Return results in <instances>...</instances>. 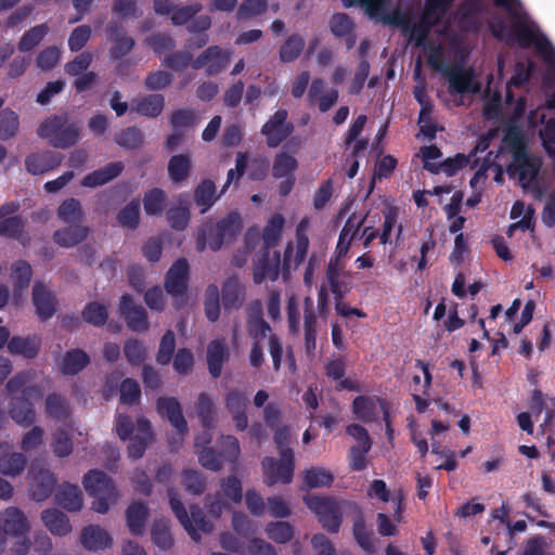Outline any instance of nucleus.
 Returning a JSON list of instances; mask_svg holds the SVG:
<instances>
[{
  "label": "nucleus",
  "mask_w": 555,
  "mask_h": 555,
  "mask_svg": "<svg viewBox=\"0 0 555 555\" xmlns=\"http://www.w3.org/2000/svg\"><path fill=\"white\" fill-rule=\"evenodd\" d=\"M11 279L14 284V291L21 293L28 287L31 279V268L25 261H18L12 267Z\"/></svg>",
  "instance_id": "58"
},
{
  "label": "nucleus",
  "mask_w": 555,
  "mask_h": 555,
  "mask_svg": "<svg viewBox=\"0 0 555 555\" xmlns=\"http://www.w3.org/2000/svg\"><path fill=\"white\" fill-rule=\"evenodd\" d=\"M133 109L143 116L155 118L164 109L165 106V98L159 93L147 94L143 96H138L133 101Z\"/></svg>",
  "instance_id": "37"
},
{
  "label": "nucleus",
  "mask_w": 555,
  "mask_h": 555,
  "mask_svg": "<svg viewBox=\"0 0 555 555\" xmlns=\"http://www.w3.org/2000/svg\"><path fill=\"white\" fill-rule=\"evenodd\" d=\"M309 248V238H296V245L288 244L284 254V266L286 268H297L306 258Z\"/></svg>",
  "instance_id": "45"
},
{
  "label": "nucleus",
  "mask_w": 555,
  "mask_h": 555,
  "mask_svg": "<svg viewBox=\"0 0 555 555\" xmlns=\"http://www.w3.org/2000/svg\"><path fill=\"white\" fill-rule=\"evenodd\" d=\"M325 374L328 378L336 382V389L359 391L361 390L358 380L345 377L346 363L343 359H332L325 364Z\"/></svg>",
  "instance_id": "29"
},
{
  "label": "nucleus",
  "mask_w": 555,
  "mask_h": 555,
  "mask_svg": "<svg viewBox=\"0 0 555 555\" xmlns=\"http://www.w3.org/2000/svg\"><path fill=\"white\" fill-rule=\"evenodd\" d=\"M20 127L18 116L11 109L0 113V140L7 141L16 135Z\"/></svg>",
  "instance_id": "54"
},
{
  "label": "nucleus",
  "mask_w": 555,
  "mask_h": 555,
  "mask_svg": "<svg viewBox=\"0 0 555 555\" xmlns=\"http://www.w3.org/2000/svg\"><path fill=\"white\" fill-rule=\"evenodd\" d=\"M18 209V202L5 203L0 207V235L17 237L22 233L25 221L22 217L14 215Z\"/></svg>",
  "instance_id": "20"
},
{
  "label": "nucleus",
  "mask_w": 555,
  "mask_h": 555,
  "mask_svg": "<svg viewBox=\"0 0 555 555\" xmlns=\"http://www.w3.org/2000/svg\"><path fill=\"white\" fill-rule=\"evenodd\" d=\"M157 411L163 417H167L179 435L188 431L186 421L182 414L180 403L175 398H159Z\"/></svg>",
  "instance_id": "26"
},
{
  "label": "nucleus",
  "mask_w": 555,
  "mask_h": 555,
  "mask_svg": "<svg viewBox=\"0 0 555 555\" xmlns=\"http://www.w3.org/2000/svg\"><path fill=\"white\" fill-rule=\"evenodd\" d=\"M40 346L41 339L36 335L27 337L16 336L8 343V349L11 353L21 354L27 359L35 358L40 350Z\"/></svg>",
  "instance_id": "38"
},
{
  "label": "nucleus",
  "mask_w": 555,
  "mask_h": 555,
  "mask_svg": "<svg viewBox=\"0 0 555 555\" xmlns=\"http://www.w3.org/2000/svg\"><path fill=\"white\" fill-rule=\"evenodd\" d=\"M284 225V218L281 215L273 216L263 230V242L269 247L274 245L281 237Z\"/></svg>",
  "instance_id": "64"
},
{
  "label": "nucleus",
  "mask_w": 555,
  "mask_h": 555,
  "mask_svg": "<svg viewBox=\"0 0 555 555\" xmlns=\"http://www.w3.org/2000/svg\"><path fill=\"white\" fill-rule=\"evenodd\" d=\"M304 481L310 489L328 488L334 481V475L324 467L312 466L304 472Z\"/></svg>",
  "instance_id": "43"
},
{
  "label": "nucleus",
  "mask_w": 555,
  "mask_h": 555,
  "mask_svg": "<svg viewBox=\"0 0 555 555\" xmlns=\"http://www.w3.org/2000/svg\"><path fill=\"white\" fill-rule=\"evenodd\" d=\"M304 330L305 351L309 357H313L317 347L318 321L313 300L309 296L304 299Z\"/></svg>",
  "instance_id": "23"
},
{
  "label": "nucleus",
  "mask_w": 555,
  "mask_h": 555,
  "mask_svg": "<svg viewBox=\"0 0 555 555\" xmlns=\"http://www.w3.org/2000/svg\"><path fill=\"white\" fill-rule=\"evenodd\" d=\"M30 530L26 515L15 506H9L0 513V531L4 537H24Z\"/></svg>",
  "instance_id": "16"
},
{
  "label": "nucleus",
  "mask_w": 555,
  "mask_h": 555,
  "mask_svg": "<svg viewBox=\"0 0 555 555\" xmlns=\"http://www.w3.org/2000/svg\"><path fill=\"white\" fill-rule=\"evenodd\" d=\"M108 39L114 42L109 50L113 59H120L127 55L134 46V40L121 31V27L116 24H109L106 27Z\"/></svg>",
  "instance_id": "33"
},
{
  "label": "nucleus",
  "mask_w": 555,
  "mask_h": 555,
  "mask_svg": "<svg viewBox=\"0 0 555 555\" xmlns=\"http://www.w3.org/2000/svg\"><path fill=\"white\" fill-rule=\"evenodd\" d=\"M188 280L189 263L186 259L180 258L170 267L165 279L166 292L173 298L178 309L186 304Z\"/></svg>",
  "instance_id": "9"
},
{
  "label": "nucleus",
  "mask_w": 555,
  "mask_h": 555,
  "mask_svg": "<svg viewBox=\"0 0 555 555\" xmlns=\"http://www.w3.org/2000/svg\"><path fill=\"white\" fill-rule=\"evenodd\" d=\"M514 163L508 168L512 177H517L522 186L530 184L540 169V160L528 155L524 147L517 146L514 151Z\"/></svg>",
  "instance_id": "15"
},
{
  "label": "nucleus",
  "mask_w": 555,
  "mask_h": 555,
  "mask_svg": "<svg viewBox=\"0 0 555 555\" xmlns=\"http://www.w3.org/2000/svg\"><path fill=\"white\" fill-rule=\"evenodd\" d=\"M263 481L268 486L278 482L289 483L293 480L295 456L280 455L279 461L267 456L262 460Z\"/></svg>",
  "instance_id": "11"
},
{
  "label": "nucleus",
  "mask_w": 555,
  "mask_h": 555,
  "mask_svg": "<svg viewBox=\"0 0 555 555\" xmlns=\"http://www.w3.org/2000/svg\"><path fill=\"white\" fill-rule=\"evenodd\" d=\"M127 525L131 533L140 534L147 518V508L141 502L132 503L126 511Z\"/></svg>",
  "instance_id": "44"
},
{
  "label": "nucleus",
  "mask_w": 555,
  "mask_h": 555,
  "mask_svg": "<svg viewBox=\"0 0 555 555\" xmlns=\"http://www.w3.org/2000/svg\"><path fill=\"white\" fill-rule=\"evenodd\" d=\"M52 451L57 457H66L73 452V442L69 435L63 430L57 429L52 435L51 442Z\"/></svg>",
  "instance_id": "60"
},
{
  "label": "nucleus",
  "mask_w": 555,
  "mask_h": 555,
  "mask_svg": "<svg viewBox=\"0 0 555 555\" xmlns=\"http://www.w3.org/2000/svg\"><path fill=\"white\" fill-rule=\"evenodd\" d=\"M168 495L173 514L193 540L198 541L201 533H209L212 531V524L205 518L198 506H191L189 515L172 489L168 490Z\"/></svg>",
  "instance_id": "8"
},
{
  "label": "nucleus",
  "mask_w": 555,
  "mask_h": 555,
  "mask_svg": "<svg viewBox=\"0 0 555 555\" xmlns=\"http://www.w3.org/2000/svg\"><path fill=\"white\" fill-rule=\"evenodd\" d=\"M247 401V397L238 390H232L225 397V408L232 415L237 430H245L248 426V418L245 413Z\"/></svg>",
  "instance_id": "28"
},
{
  "label": "nucleus",
  "mask_w": 555,
  "mask_h": 555,
  "mask_svg": "<svg viewBox=\"0 0 555 555\" xmlns=\"http://www.w3.org/2000/svg\"><path fill=\"white\" fill-rule=\"evenodd\" d=\"M304 48H305L304 38L298 34L292 35L291 37L287 38V40L280 48L279 53H280L281 62L289 63V62L295 61L300 55Z\"/></svg>",
  "instance_id": "49"
},
{
  "label": "nucleus",
  "mask_w": 555,
  "mask_h": 555,
  "mask_svg": "<svg viewBox=\"0 0 555 555\" xmlns=\"http://www.w3.org/2000/svg\"><path fill=\"white\" fill-rule=\"evenodd\" d=\"M88 363L89 357L85 351L73 349L64 356L61 370L64 374L74 375L80 372Z\"/></svg>",
  "instance_id": "46"
},
{
  "label": "nucleus",
  "mask_w": 555,
  "mask_h": 555,
  "mask_svg": "<svg viewBox=\"0 0 555 555\" xmlns=\"http://www.w3.org/2000/svg\"><path fill=\"white\" fill-rule=\"evenodd\" d=\"M116 431L121 440L130 439L128 454L132 459L142 457L147 446L154 439L151 423L144 416H139L134 424L129 416L117 415Z\"/></svg>",
  "instance_id": "5"
},
{
  "label": "nucleus",
  "mask_w": 555,
  "mask_h": 555,
  "mask_svg": "<svg viewBox=\"0 0 555 555\" xmlns=\"http://www.w3.org/2000/svg\"><path fill=\"white\" fill-rule=\"evenodd\" d=\"M494 3L506 11L513 25L509 28L501 18L491 22L493 36L508 43L518 41L524 48L534 44L547 62L555 63V51L552 44L529 20L519 0H494Z\"/></svg>",
  "instance_id": "1"
},
{
  "label": "nucleus",
  "mask_w": 555,
  "mask_h": 555,
  "mask_svg": "<svg viewBox=\"0 0 555 555\" xmlns=\"http://www.w3.org/2000/svg\"><path fill=\"white\" fill-rule=\"evenodd\" d=\"M124 168L125 166L121 162L108 163L104 167L85 176L81 180V185L90 189L102 186L117 178Z\"/></svg>",
  "instance_id": "27"
},
{
  "label": "nucleus",
  "mask_w": 555,
  "mask_h": 555,
  "mask_svg": "<svg viewBox=\"0 0 555 555\" xmlns=\"http://www.w3.org/2000/svg\"><path fill=\"white\" fill-rule=\"evenodd\" d=\"M36 372L28 370L10 378L5 385L8 393L12 397L9 414L21 426H29L35 421L33 400L42 397V388L35 383Z\"/></svg>",
  "instance_id": "3"
},
{
  "label": "nucleus",
  "mask_w": 555,
  "mask_h": 555,
  "mask_svg": "<svg viewBox=\"0 0 555 555\" xmlns=\"http://www.w3.org/2000/svg\"><path fill=\"white\" fill-rule=\"evenodd\" d=\"M144 137L143 133L137 129L135 127H129L122 130L116 137V143L125 149L134 150L140 147L143 144Z\"/></svg>",
  "instance_id": "61"
},
{
  "label": "nucleus",
  "mask_w": 555,
  "mask_h": 555,
  "mask_svg": "<svg viewBox=\"0 0 555 555\" xmlns=\"http://www.w3.org/2000/svg\"><path fill=\"white\" fill-rule=\"evenodd\" d=\"M351 273L345 271L343 261L330 260L326 269V282L335 299L344 298L349 292Z\"/></svg>",
  "instance_id": "18"
},
{
  "label": "nucleus",
  "mask_w": 555,
  "mask_h": 555,
  "mask_svg": "<svg viewBox=\"0 0 555 555\" xmlns=\"http://www.w3.org/2000/svg\"><path fill=\"white\" fill-rule=\"evenodd\" d=\"M62 163V156L53 151H43L33 153L25 159V166L31 175H42L59 167Z\"/></svg>",
  "instance_id": "25"
},
{
  "label": "nucleus",
  "mask_w": 555,
  "mask_h": 555,
  "mask_svg": "<svg viewBox=\"0 0 555 555\" xmlns=\"http://www.w3.org/2000/svg\"><path fill=\"white\" fill-rule=\"evenodd\" d=\"M245 301V286L236 278H229L222 286V304L225 309H238Z\"/></svg>",
  "instance_id": "35"
},
{
  "label": "nucleus",
  "mask_w": 555,
  "mask_h": 555,
  "mask_svg": "<svg viewBox=\"0 0 555 555\" xmlns=\"http://www.w3.org/2000/svg\"><path fill=\"white\" fill-rule=\"evenodd\" d=\"M119 223L127 229H135L140 221V203L132 201L127 204L117 216Z\"/></svg>",
  "instance_id": "59"
},
{
  "label": "nucleus",
  "mask_w": 555,
  "mask_h": 555,
  "mask_svg": "<svg viewBox=\"0 0 555 555\" xmlns=\"http://www.w3.org/2000/svg\"><path fill=\"white\" fill-rule=\"evenodd\" d=\"M448 80L451 93H478L480 83L475 80L469 68L453 66L448 70Z\"/></svg>",
  "instance_id": "19"
},
{
  "label": "nucleus",
  "mask_w": 555,
  "mask_h": 555,
  "mask_svg": "<svg viewBox=\"0 0 555 555\" xmlns=\"http://www.w3.org/2000/svg\"><path fill=\"white\" fill-rule=\"evenodd\" d=\"M79 542L89 552H104L113 545V537L100 525H88L80 531Z\"/></svg>",
  "instance_id": "17"
},
{
  "label": "nucleus",
  "mask_w": 555,
  "mask_h": 555,
  "mask_svg": "<svg viewBox=\"0 0 555 555\" xmlns=\"http://www.w3.org/2000/svg\"><path fill=\"white\" fill-rule=\"evenodd\" d=\"M89 229L82 224H68V227L56 230L53 234L54 242L65 248L74 247L85 241Z\"/></svg>",
  "instance_id": "34"
},
{
  "label": "nucleus",
  "mask_w": 555,
  "mask_h": 555,
  "mask_svg": "<svg viewBox=\"0 0 555 555\" xmlns=\"http://www.w3.org/2000/svg\"><path fill=\"white\" fill-rule=\"evenodd\" d=\"M41 520L54 535L64 537L73 529L69 518L56 508L43 511L41 513Z\"/></svg>",
  "instance_id": "36"
},
{
  "label": "nucleus",
  "mask_w": 555,
  "mask_h": 555,
  "mask_svg": "<svg viewBox=\"0 0 555 555\" xmlns=\"http://www.w3.org/2000/svg\"><path fill=\"white\" fill-rule=\"evenodd\" d=\"M219 299H220V293H219L218 286L215 284L208 285L205 291L204 306H205V314H206L207 319L211 322L217 321L219 318V313H220Z\"/></svg>",
  "instance_id": "55"
},
{
  "label": "nucleus",
  "mask_w": 555,
  "mask_h": 555,
  "mask_svg": "<svg viewBox=\"0 0 555 555\" xmlns=\"http://www.w3.org/2000/svg\"><path fill=\"white\" fill-rule=\"evenodd\" d=\"M120 313L125 317L129 328L135 332H144L149 328L146 311L143 307L133 304L129 295L120 299Z\"/></svg>",
  "instance_id": "22"
},
{
  "label": "nucleus",
  "mask_w": 555,
  "mask_h": 555,
  "mask_svg": "<svg viewBox=\"0 0 555 555\" xmlns=\"http://www.w3.org/2000/svg\"><path fill=\"white\" fill-rule=\"evenodd\" d=\"M229 350L224 339L212 340L207 347L209 373L217 378L221 375L223 364L229 360Z\"/></svg>",
  "instance_id": "30"
},
{
  "label": "nucleus",
  "mask_w": 555,
  "mask_h": 555,
  "mask_svg": "<svg viewBox=\"0 0 555 555\" xmlns=\"http://www.w3.org/2000/svg\"><path fill=\"white\" fill-rule=\"evenodd\" d=\"M82 485L87 493L93 499L91 508L95 513L106 514L119 499L116 485L112 478L101 470H89L83 476Z\"/></svg>",
  "instance_id": "6"
},
{
  "label": "nucleus",
  "mask_w": 555,
  "mask_h": 555,
  "mask_svg": "<svg viewBox=\"0 0 555 555\" xmlns=\"http://www.w3.org/2000/svg\"><path fill=\"white\" fill-rule=\"evenodd\" d=\"M30 486L29 493L33 500L37 502L48 499L56 483L54 474L41 465L39 462H34L29 468Z\"/></svg>",
  "instance_id": "12"
},
{
  "label": "nucleus",
  "mask_w": 555,
  "mask_h": 555,
  "mask_svg": "<svg viewBox=\"0 0 555 555\" xmlns=\"http://www.w3.org/2000/svg\"><path fill=\"white\" fill-rule=\"evenodd\" d=\"M57 218L66 224H81L86 214L80 201L77 198H66L56 210Z\"/></svg>",
  "instance_id": "39"
},
{
  "label": "nucleus",
  "mask_w": 555,
  "mask_h": 555,
  "mask_svg": "<svg viewBox=\"0 0 555 555\" xmlns=\"http://www.w3.org/2000/svg\"><path fill=\"white\" fill-rule=\"evenodd\" d=\"M232 59V52L219 46H211L204 50L193 62L194 69L205 68L208 76H216L223 72Z\"/></svg>",
  "instance_id": "13"
},
{
  "label": "nucleus",
  "mask_w": 555,
  "mask_h": 555,
  "mask_svg": "<svg viewBox=\"0 0 555 555\" xmlns=\"http://www.w3.org/2000/svg\"><path fill=\"white\" fill-rule=\"evenodd\" d=\"M48 31L49 27L47 24H40L30 28L22 36L17 44L18 50L22 52L33 50L42 41Z\"/></svg>",
  "instance_id": "51"
},
{
  "label": "nucleus",
  "mask_w": 555,
  "mask_h": 555,
  "mask_svg": "<svg viewBox=\"0 0 555 555\" xmlns=\"http://www.w3.org/2000/svg\"><path fill=\"white\" fill-rule=\"evenodd\" d=\"M352 411L359 420L364 422L374 421L379 411L384 413V418L387 420L386 404L376 397H357L352 403Z\"/></svg>",
  "instance_id": "24"
},
{
  "label": "nucleus",
  "mask_w": 555,
  "mask_h": 555,
  "mask_svg": "<svg viewBox=\"0 0 555 555\" xmlns=\"http://www.w3.org/2000/svg\"><path fill=\"white\" fill-rule=\"evenodd\" d=\"M280 253L266 250L254 264V282L261 284L266 280L275 281L280 273Z\"/></svg>",
  "instance_id": "21"
},
{
  "label": "nucleus",
  "mask_w": 555,
  "mask_h": 555,
  "mask_svg": "<svg viewBox=\"0 0 555 555\" xmlns=\"http://www.w3.org/2000/svg\"><path fill=\"white\" fill-rule=\"evenodd\" d=\"M194 409L203 426L210 428L216 418V411L210 397L205 392H201L197 396Z\"/></svg>",
  "instance_id": "48"
},
{
  "label": "nucleus",
  "mask_w": 555,
  "mask_h": 555,
  "mask_svg": "<svg viewBox=\"0 0 555 555\" xmlns=\"http://www.w3.org/2000/svg\"><path fill=\"white\" fill-rule=\"evenodd\" d=\"M268 9V2L266 0H244L237 12V20H246L258 16L264 13Z\"/></svg>",
  "instance_id": "63"
},
{
  "label": "nucleus",
  "mask_w": 555,
  "mask_h": 555,
  "mask_svg": "<svg viewBox=\"0 0 555 555\" xmlns=\"http://www.w3.org/2000/svg\"><path fill=\"white\" fill-rule=\"evenodd\" d=\"M47 414L57 421H64L68 417L70 409L68 402L56 393L48 396L46 399Z\"/></svg>",
  "instance_id": "53"
},
{
  "label": "nucleus",
  "mask_w": 555,
  "mask_h": 555,
  "mask_svg": "<svg viewBox=\"0 0 555 555\" xmlns=\"http://www.w3.org/2000/svg\"><path fill=\"white\" fill-rule=\"evenodd\" d=\"M453 0H427L426 8L422 18L418 22H412L400 17L398 24L402 25L404 33L409 36L415 46L423 47L427 56L428 64L440 69L442 66V44L426 41L431 27L436 26L444 16L448 5Z\"/></svg>",
  "instance_id": "2"
},
{
  "label": "nucleus",
  "mask_w": 555,
  "mask_h": 555,
  "mask_svg": "<svg viewBox=\"0 0 555 555\" xmlns=\"http://www.w3.org/2000/svg\"><path fill=\"white\" fill-rule=\"evenodd\" d=\"M216 185L211 180H204L195 189L194 201L201 206V214H205L216 202Z\"/></svg>",
  "instance_id": "47"
},
{
  "label": "nucleus",
  "mask_w": 555,
  "mask_h": 555,
  "mask_svg": "<svg viewBox=\"0 0 555 555\" xmlns=\"http://www.w3.org/2000/svg\"><path fill=\"white\" fill-rule=\"evenodd\" d=\"M353 516V537L358 544L367 553L375 552V545L372 540V533L366 529L362 512L356 506V511L351 513Z\"/></svg>",
  "instance_id": "42"
},
{
  "label": "nucleus",
  "mask_w": 555,
  "mask_h": 555,
  "mask_svg": "<svg viewBox=\"0 0 555 555\" xmlns=\"http://www.w3.org/2000/svg\"><path fill=\"white\" fill-rule=\"evenodd\" d=\"M247 333L253 343L261 344L263 339H268V348L272 358L273 367L279 371L282 363L283 345L278 335L272 332L267 321L247 322Z\"/></svg>",
  "instance_id": "10"
},
{
  "label": "nucleus",
  "mask_w": 555,
  "mask_h": 555,
  "mask_svg": "<svg viewBox=\"0 0 555 555\" xmlns=\"http://www.w3.org/2000/svg\"><path fill=\"white\" fill-rule=\"evenodd\" d=\"M55 499L57 504L68 512H78L83 506L81 490L78 486L68 482H64L59 487Z\"/></svg>",
  "instance_id": "32"
},
{
  "label": "nucleus",
  "mask_w": 555,
  "mask_h": 555,
  "mask_svg": "<svg viewBox=\"0 0 555 555\" xmlns=\"http://www.w3.org/2000/svg\"><path fill=\"white\" fill-rule=\"evenodd\" d=\"M224 243H227V241L220 235V232L216 230L214 223L209 222L203 225L198 232L196 249L204 251L206 247H209L212 251H217Z\"/></svg>",
  "instance_id": "40"
},
{
  "label": "nucleus",
  "mask_w": 555,
  "mask_h": 555,
  "mask_svg": "<svg viewBox=\"0 0 555 555\" xmlns=\"http://www.w3.org/2000/svg\"><path fill=\"white\" fill-rule=\"evenodd\" d=\"M287 111L279 109L262 126L261 133L266 135L268 146L276 147L293 132L294 126L287 121Z\"/></svg>",
  "instance_id": "14"
},
{
  "label": "nucleus",
  "mask_w": 555,
  "mask_h": 555,
  "mask_svg": "<svg viewBox=\"0 0 555 555\" xmlns=\"http://www.w3.org/2000/svg\"><path fill=\"white\" fill-rule=\"evenodd\" d=\"M266 533L276 543H286L293 538L294 530L286 521H273L267 525Z\"/></svg>",
  "instance_id": "56"
},
{
  "label": "nucleus",
  "mask_w": 555,
  "mask_h": 555,
  "mask_svg": "<svg viewBox=\"0 0 555 555\" xmlns=\"http://www.w3.org/2000/svg\"><path fill=\"white\" fill-rule=\"evenodd\" d=\"M305 503L314 513L322 527L328 532L339 531L344 515H351L357 504L349 501H338L331 496L307 495Z\"/></svg>",
  "instance_id": "4"
},
{
  "label": "nucleus",
  "mask_w": 555,
  "mask_h": 555,
  "mask_svg": "<svg viewBox=\"0 0 555 555\" xmlns=\"http://www.w3.org/2000/svg\"><path fill=\"white\" fill-rule=\"evenodd\" d=\"M214 225L227 243L232 241L242 229L241 218L236 212L229 214L225 218L214 223Z\"/></svg>",
  "instance_id": "50"
},
{
  "label": "nucleus",
  "mask_w": 555,
  "mask_h": 555,
  "mask_svg": "<svg viewBox=\"0 0 555 555\" xmlns=\"http://www.w3.org/2000/svg\"><path fill=\"white\" fill-rule=\"evenodd\" d=\"M33 301L38 317L43 321L50 319L56 311L53 295L40 283H36L34 286Z\"/></svg>",
  "instance_id": "31"
},
{
  "label": "nucleus",
  "mask_w": 555,
  "mask_h": 555,
  "mask_svg": "<svg viewBox=\"0 0 555 555\" xmlns=\"http://www.w3.org/2000/svg\"><path fill=\"white\" fill-rule=\"evenodd\" d=\"M191 168L190 154L173 155L168 163V176L173 183H181L189 178Z\"/></svg>",
  "instance_id": "41"
},
{
  "label": "nucleus",
  "mask_w": 555,
  "mask_h": 555,
  "mask_svg": "<svg viewBox=\"0 0 555 555\" xmlns=\"http://www.w3.org/2000/svg\"><path fill=\"white\" fill-rule=\"evenodd\" d=\"M297 168V160L287 153H280L275 156L272 175L276 179L292 178Z\"/></svg>",
  "instance_id": "52"
},
{
  "label": "nucleus",
  "mask_w": 555,
  "mask_h": 555,
  "mask_svg": "<svg viewBox=\"0 0 555 555\" xmlns=\"http://www.w3.org/2000/svg\"><path fill=\"white\" fill-rule=\"evenodd\" d=\"M166 202V194L160 189L149 191L143 198L144 210L147 215H159L163 212Z\"/></svg>",
  "instance_id": "57"
},
{
  "label": "nucleus",
  "mask_w": 555,
  "mask_h": 555,
  "mask_svg": "<svg viewBox=\"0 0 555 555\" xmlns=\"http://www.w3.org/2000/svg\"><path fill=\"white\" fill-rule=\"evenodd\" d=\"M80 131V127L69 122L66 115H55L39 125L37 134L54 147L67 149L78 142Z\"/></svg>",
  "instance_id": "7"
},
{
  "label": "nucleus",
  "mask_w": 555,
  "mask_h": 555,
  "mask_svg": "<svg viewBox=\"0 0 555 555\" xmlns=\"http://www.w3.org/2000/svg\"><path fill=\"white\" fill-rule=\"evenodd\" d=\"M82 317L89 324L102 326L106 322L108 314L104 305L94 301L86 306Z\"/></svg>",
  "instance_id": "62"
}]
</instances>
